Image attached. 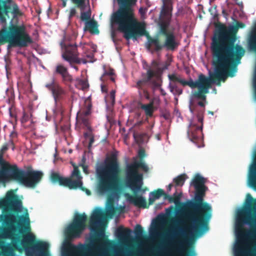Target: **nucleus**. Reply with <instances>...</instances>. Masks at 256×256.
<instances>
[{
    "instance_id": "nucleus-14",
    "label": "nucleus",
    "mask_w": 256,
    "mask_h": 256,
    "mask_svg": "<svg viewBox=\"0 0 256 256\" xmlns=\"http://www.w3.org/2000/svg\"><path fill=\"white\" fill-rule=\"evenodd\" d=\"M192 244L186 233L182 232L180 237L170 244L169 250L181 256H196L193 250H190Z\"/></svg>"
},
{
    "instance_id": "nucleus-23",
    "label": "nucleus",
    "mask_w": 256,
    "mask_h": 256,
    "mask_svg": "<svg viewBox=\"0 0 256 256\" xmlns=\"http://www.w3.org/2000/svg\"><path fill=\"white\" fill-rule=\"evenodd\" d=\"M8 0H0V22L2 24H6V16H8V13L10 8L7 4Z\"/></svg>"
},
{
    "instance_id": "nucleus-17",
    "label": "nucleus",
    "mask_w": 256,
    "mask_h": 256,
    "mask_svg": "<svg viewBox=\"0 0 256 256\" xmlns=\"http://www.w3.org/2000/svg\"><path fill=\"white\" fill-rule=\"evenodd\" d=\"M116 212V208L112 204L109 206L106 213L100 208H96L90 218L89 227L90 230L96 232L102 222V219L106 216L112 218Z\"/></svg>"
},
{
    "instance_id": "nucleus-43",
    "label": "nucleus",
    "mask_w": 256,
    "mask_h": 256,
    "mask_svg": "<svg viewBox=\"0 0 256 256\" xmlns=\"http://www.w3.org/2000/svg\"><path fill=\"white\" fill-rule=\"evenodd\" d=\"M90 12H82L80 15V19L82 21L88 22L90 20Z\"/></svg>"
},
{
    "instance_id": "nucleus-18",
    "label": "nucleus",
    "mask_w": 256,
    "mask_h": 256,
    "mask_svg": "<svg viewBox=\"0 0 256 256\" xmlns=\"http://www.w3.org/2000/svg\"><path fill=\"white\" fill-rule=\"evenodd\" d=\"M142 80L136 82V87L139 90L144 91L146 90L148 86H150L152 88H159L161 85V80L154 70L148 69L145 76L144 74Z\"/></svg>"
},
{
    "instance_id": "nucleus-16",
    "label": "nucleus",
    "mask_w": 256,
    "mask_h": 256,
    "mask_svg": "<svg viewBox=\"0 0 256 256\" xmlns=\"http://www.w3.org/2000/svg\"><path fill=\"white\" fill-rule=\"evenodd\" d=\"M60 46L62 48L64 49L62 54V58L66 61L68 62L71 65L72 64H80L81 62L84 64L86 63V60H82L78 58L79 53L78 52V46L76 44H70L64 38L60 42Z\"/></svg>"
},
{
    "instance_id": "nucleus-11",
    "label": "nucleus",
    "mask_w": 256,
    "mask_h": 256,
    "mask_svg": "<svg viewBox=\"0 0 256 256\" xmlns=\"http://www.w3.org/2000/svg\"><path fill=\"white\" fill-rule=\"evenodd\" d=\"M32 42L24 26L12 25L9 27L8 30H3L0 32V46L8 42V48L25 47Z\"/></svg>"
},
{
    "instance_id": "nucleus-15",
    "label": "nucleus",
    "mask_w": 256,
    "mask_h": 256,
    "mask_svg": "<svg viewBox=\"0 0 256 256\" xmlns=\"http://www.w3.org/2000/svg\"><path fill=\"white\" fill-rule=\"evenodd\" d=\"M22 202L19 199L13 190H10L4 198L0 199V208L4 211H10L14 213L21 212Z\"/></svg>"
},
{
    "instance_id": "nucleus-63",
    "label": "nucleus",
    "mask_w": 256,
    "mask_h": 256,
    "mask_svg": "<svg viewBox=\"0 0 256 256\" xmlns=\"http://www.w3.org/2000/svg\"><path fill=\"white\" fill-rule=\"evenodd\" d=\"M84 248V246L82 244H80V250Z\"/></svg>"
},
{
    "instance_id": "nucleus-7",
    "label": "nucleus",
    "mask_w": 256,
    "mask_h": 256,
    "mask_svg": "<svg viewBox=\"0 0 256 256\" xmlns=\"http://www.w3.org/2000/svg\"><path fill=\"white\" fill-rule=\"evenodd\" d=\"M212 64L214 67V72L210 74V78L200 74L195 82L192 80L189 81L184 80L183 86H188L192 88H198V90L192 94L194 98L206 100V94L208 92V90L212 84L216 83V85L220 86L221 80L224 82L228 76H234V74L232 72L212 58Z\"/></svg>"
},
{
    "instance_id": "nucleus-27",
    "label": "nucleus",
    "mask_w": 256,
    "mask_h": 256,
    "mask_svg": "<svg viewBox=\"0 0 256 256\" xmlns=\"http://www.w3.org/2000/svg\"><path fill=\"white\" fill-rule=\"evenodd\" d=\"M154 98L152 99L148 104H140V108L144 111L145 114L148 117H152L153 115L154 112Z\"/></svg>"
},
{
    "instance_id": "nucleus-39",
    "label": "nucleus",
    "mask_w": 256,
    "mask_h": 256,
    "mask_svg": "<svg viewBox=\"0 0 256 256\" xmlns=\"http://www.w3.org/2000/svg\"><path fill=\"white\" fill-rule=\"evenodd\" d=\"M168 78L172 82V83H176L178 82L182 85V82H184L183 79L180 78L179 76H178L175 74H172L168 75Z\"/></svg>"
},
{
    "instance_id": "nucleus-13",
    "label": "nucleus",
    "mask_w": 256,
    "mask_h": 256,
    "mask_svg": "<svg viewBox=\"0 0 256 256\" xmlns=\"http://www.w3.org/2000/svg\"><path fill=\"white\" fill-rule=\"evenodd\" d=\"M87 220L88 217L84 213L76 214L72 222L66 230V239L72 240L80 237L86 226Z\"/></svg>"
},
{
    "instance_id": "nucleus-3",
    "label": "nucleus",
    "mask_w": 256,
    "mask_h": 256,
    "mask_svg": "<svg viewBox=\"0 0 256 256\" xmlns=\"http://www.w3.org/2000/svg\"><path fill=\"white\" fill-rule=\"evenodd\" d=\"M206 179L196 174L192 179L191 184L195 189L193 200L188 202L186 208L188 218L191 224L188 228L192 236H199L209 229L208 222L212 216V208L210 204L204 202L208 188L205 186Z\"/></svg>"
},
{
    "instance_id": "nucleus-35",
    "label": "nucleus",
    "mask_w": 256,
    "mask_h": 256,
    "mask_svg": "<svg viewBox=\"0 0 256 256\" xmlns=\"http://www.w3.org/2000/svg\"><path fill=\"white\" fill-rule=\"evenodd\" d=\"M171 197H172V199L170 200V202H174L176 204H178L180 202L182 193L178 194V192H176Z\"/></svg>"
},
{
    "instance_id": "nucleus-44",
    "label": "nucleus",
    "mask_w": 256,
    "mask_h": 256,
    "mask_svg": "<svg viewBox=\"0 0 256 256\" xmlns=\"http://www.w3.org/2000/svg\"><path fill=\"white\" fill-rule=\"evenodd\" d=\"M12 12L14 16H21L22 12H20L18 6L16 4H14L12 6Z\"/></svg>"
},
{
    "instance_id": "nucleus-48",
    "label": "nucleus",
    "mask_w": 256,
    "mask_h": 256,
    "mask_svg": "<svg viewBox=\"0 0 256 256\" xmlns=\"http://www.w3.org/2000/svg\"><path fill=\"white\" fill-rule=\"evenodd\" d=\"M138 156L140 159V160H142V162H144L143 160V158L146 156V152H145L144 150V149H140L138 152Z\"/></svg>"
},
{
    "instance_id": "nucleus-64",
    "label": "nucleus",
    "mask_w": 256,
    "mask_h": 256,
    "mask_svg": "<svg viewBox=\"0 0 256 256\" xmlns=\"http://www.w3.org/2000/svg\"><path fill=\"white\" fill-rule=\"evenodd\" d=\"M208 113H209V114H210L212 115H213V114H214V112H213L209 111V112H208Z\"/></svg>"
},
{
    "instance_id": "nucleus-33",
    "label": "nucleus",
    "mask_w": 256,
    "mask_h": 256,
    "mask_svg": "<svg viewBox=\"0 0 256 256\" xmlns=\"http://www.w3.org/2000/svg\"><path fill=\"white\" fill-rule=\"evenodd\" d=\"M68 72V68L62 64H58L56 67L55 72L61 76Z\"/></svg>"
},
{
    "instance_id": "nucleus-40",
    "label": "nucleus",
    "mask_w": 256,
    "mask_h": 256,
    "mask_svg": "<svg viewBox=\"0 0 256 256\" xmlns=\"http://www.w3.org/2000/svg\"><path fill=\"white\" fill-rule=\"evenodd\" d=\"M162 8L172 12V6L171 0H163Z\"/></svg>"
},
{
    "instance_id": "nucleus-26",
    "label": "nucleus",
    "mask_w": 256,
    "mask_h": 256,
    "mask_svg": "<svg viewBox=\"0 0 256 256\" xmlns=\"http://www.w3.org/2000/svg\"><path fill=\"white\" fill-rule=\"evenodd\" d=\"M95 240L100 248L104 246L109 242L108 236L105 234L104 230H101L96 233Z\"/></svg>"
},
{
    "instance_id": "nucleus-20",
    "label": "nucleus",
    "mask_w": 256,
    "mask_h": 256,
    "mask_svg": "<svg viewBox=\"0 0 256 256\" xmlns=\"http://www.w3.org/2000/svg\"><path fill=\"white\" fill-rule=\"evenodd\" d=\"M45 86L52 92L56 103H58L62 100L66 94V90L54 78H52L50 82L46 83Z\"/></svg>"
},
{
    "instance_id": "nucleus-45",
    "label": "nucleus",
    "mask_w": 256,
    "mask_h": 256,
    "mask_svg": "<svg viewBox=\"0 0 256 256\" xmlns=\"http://www.w3.org/2000/svg\"><path fill=\"white\" fill-rule=\"evenodd\" d=\"M161 14L162 16H165L166 18H169L172 16V12L170 11L169 10H166L162 8V10H161Z\"/></svg>"
},
{
    "instance_id": "nucleus-42",
    "label": "nucleus",
    "mask_w": 256,
    "mask_h": 256,
    "mask_svg": "<svg viewBox=\"0 0 256 256\" xmlns=\"http://www.w3.org/2000/svg\"><path fill=\"white\" fill-rule=\"evenodd\" d=\"M236 256H244L246 254L245 250L240 246H238L235 248ZM256 256V254L255 255Z\"/></svg>"
},
{
    "instance_id": "nucleus-58",
    "label": "nucleus",
    "mask_w": 256,
    "mask_h": 256,
    "mask_svg": "<svg viewBox=\"0 0 256 256\" xmlns=\"http://www.w3.org/2000/svg\"><path fill=\"white\" fill-rule=\"evenodd\" d=\"M162 196H164V199L168 200L170 202V200H171L172 199V197H171V196H170V195H168V194H166L165 192H164V194Z\"/></svg>"
},
{
    "instance_id": "nucleus-32",
    "label": "nucleus",
    "mask_w": 256,
    "mask_h": 256,
    "mask_svg": "<svg viewBox=\"0 0 256 256\" xmlns=\"http://www.w3.org/2000/svg\"><path fill=\"white\" fill-rule=\"evenodd\" d=\"M170 91L174 95H180L182 93V88H180L176 83H170L169 85Z\"/></svg>"
},
{
    "instance_id": "nucleus-49",
    "label": "nucleus",
    "mask_w": 256,
    "mask_h": 256,
    "mask_svg": "<svg viewBox=\"0 0 256 256\" xmlns=\"http://www.w3.org/2000/svg\"><path fill=\"white\" fill-rule=\"evenodd\" d=\"M80 166H81L82 168V170L84 173L86 174H89V171L88 170V166L84 164H79Z\"/></svg>"
},
{
    "instance_id": "nucleus-29",
    "label": "nucleus",
    "mask_w": 256,
    "mask_h": 256,
    "mask_svg": "<svg viewBox=\"0 0 256 256\" xmlns=\"http://www.w3.org/2000/svg\"><path fill=\"white\" fill-rule=\"evenodd\" d=\"M108 78L112 82H115V74L114 70L111 68H108V70H104V72L101 76L100 80L103 83H104Z\"/></svg>"
},
{
    "instance_id": "nucleus-59",
    "label": "nucleus",
    "mask_w": 256,
    "mask_h": 256,
    "mask_svg": "<svg viewBox=\"0 0 256 256\" xmlns=\"http://www.w3.org/2000/svg\"><path fill=\"white\" fill-rule=\"evenodd\" d=\"M202 100V101L198 102V104L202 108H204L205 104H204V102H203L204 100Z\"/></svg>"
},
{
    "instance_id": "nucleus-54",
    "label": "nucleus",
    "mask_w": 256,
    "mask_h": 256,
    "mask_svg": "<svg viewBox=\"0 0 256 256\" xmlns=\"http://www.w3.org/2000/svg\"><path fill=\"white\" fill-rule=\"evenodd\" d=\"M143 92L144 93V96L145 98L148 100H151L152 99L150 98V96L149 93L148 92V91L146 90H144Z\"/></svg>"
},
{
    "instance_id": "nucleus-28",
    "label": "nucleus",
    "mask_w": 256,
    "mask_h": 256,
    "mask_svg": "<svg viewBox=\"0 0 256 256\" xmlns=\"http://www.w3.org/2000/svg\"><path fill=\"white\" fill-rule=\"evenodd\" d=\"M84 30H88L92 34L98 33V24L96 20H90L85 22Z\"/></svg>"
},
{
    "instance_id": "nucleus-9",
    "label": "nucleus",
    "mask_w": 256,
    "mask_h": 256,
    "mask_svg": "<svg viewBox=\"0 0 256 256\" xmlns=\"http://www.w3.org/2000/svg\"><path fill=\"white\" fill-rule=\"evenodd\" d=\"M2 168L0 172V182H4L9 180H15L26 186L34 188L41 180L43 174L40 171L18 169L16 165L8 166Z\"/></svg>"
},
{
    "instance_id": "nucleus-51",
    "label": "nucleus",
    "mask_w": 256,
    "mask_h": 256,
    "mask_svg": "<svg viewBox=\"0 0 256 256\" xmlns=\"http://www.w3.org/2000/svg\"><path fill=\"white\" fill-rule=\"evenodd\" d=\"M76 13V10L74 8H72L70 10L68 18L70 19L72 18Z\"/></svg>"
},
{
    "instance_id": "nucleus-36",
    "label": "nucleus",
    "mask_w": 256,
    "mask_h": 256,
    "mask_svg": "<svg viewBox=\"0 0 256 256\" xmlns=\"http://www.w3.org/2000/svg\"><path fill=\"white\" fill-rule=\"evenodd\" d=\"M164 194V192L163 190L160 188H158L150 194V195L153 196L156 200L158 199Z\"/></svg>"
},
{
    "instance_id": "nucleus-50",
    "label": "nucleus",
    "mask_w": 256,
    "mask_h": 256,
    "mask_svg": "<svg viewBox=\"0 0 256 256\" xmlns=\"http://www.w3.org/2000/svg\"><path fill=\"white\" fill-rule=\"evenodd\" d=\"M88 130V131L84 134V136L86 138H90L94 136L92 132L91 127L90 126V129Z\"/></svg>"
},
{
    "instance_id": "nucleus-60",
    "label": "nucleus",
    "mask_w": 256,
    "mask_h": 256,
    "mask_svg": "<svg viewBox=\"0 0 256 256\" xmlns=\"http://www.w3.org/2000/svg\"><path fill=\"white\" fill-rule=\"evenodd\" d=\"M173 186V184H168V188H167V190L168 191L170 192V191L171 189H172V188Z\"/></svg>"
},
{
    "instance_id": "nucleus-37",
    "label": "nucleus",
    "mask_w": 256,
    "mask_h": 256,
    "mask_svg": "<svg viewBox=\"0 0 256 256\" xmlns=\"http://www.w3.org/2000/svg\"><path fill=\"white\" fill-rule=\"evenodd\" d=\"M134 232L136 238H140L142 236L144 230L142 226L140 224H136L135 226Z\"/></svg>"
},
{
    "instance_id": "nucleus-38",
    "label": "nucleus",
    "mask_w": 256,
    "mask_h": 256,
    "mask_svg": "<svg viewBox=\"0 0 256 256\" xmlns=\"http://www.w3.org/2000/svg\"><path fill=\"white\" fill-rule=\"evenodd\" d=\"M62 82L65 84H67L70 83L72 82L73 78L72 76L69 74L68 72H67L66 74L62 76Z\"/></svg>"
},
{
    "instance_id": "nucleus-1",
    "label": "nucleus",
    "mask_w": 256,
    "mask_h": 256,
    "mask_svg": "<svg viewBox=\"0 0 256 256\" xmlns=\"http://www.w3.org/2000/svg\"><path fill=\"white\" fill-rule=\"evenodd\" d=\"M216 27L218 30L211 44L212 58L234 74L236 66L245 52L241 46L235 44L238 29L234 26L228 30L220 23L216 24Z\"/></svg>"
},
{
    "instance_id": "nucleus-30",
    "label": "nucleus",
    "mask_w": 256,
    "mask_h": 256,
    "mask_svg": "<svg viewBox=\"0 0 256 256\" xmlns=\"http://www.w3.org/2000/svg\"><path fill=\"white\" fill-rule=\"evenodd\" d=\"M170 63L168 62H165L164 64H162V66H159V64L158 62L155 60H153L152 62V65L153 68L156 70L154 72H156V74L158 76L160 73L162 72L164 70L168 68V67L170 66Z\"/></svg>"
},
{
    "instance_id": "nucleus-56",
    "label": "nucleus",
    "mask_w": 256,
    "mask_h": 256,
    "mask_svg": "<svg viewBox=\"0 0 256 256\" xmlns=\"http://www.w3.org/2000/svg\"><path fill=\"white\" fill-rule=\"evenodd\" d=\"M101 90L102 92L106 93L108 92V88L104 84H102L100 86Z\"/></svg>"
},
{
    "instance_id": "nucleus-6",
    "label": "nucleus",
    "mask_w": 256,
    "mask_h": 256,
    "mask_svg": "<svg viewBox=\"0 0 256 256\" xmlns=\"http://www.w3.org/2000/svg\"><path fill=\"white\" fill-rule=\"evenodd\" d=\"M244 206L237 213L235 230L238 238L256 240V199L248 194Z\"/></svg>"
},
{
    "instance_id": "nucleus-61",
    "label": "nucleus",
    "mask_w": 256,
    "mask_h": 256,
    "mask_svg": "<svg viewBox=\"0 0 256 256\" xmlns=\"http://www.w3.org/2000/svg\"><path fill=\"white\" fill-rule=\"evenodd\" d=\"M62 6L63 7H66V0H62Z\"/></svg>"
},
{
    "instance_id": "nucleus-4",
    "label": "nucleus",
    "mask_w": 256,
    "mask_h": 256,
    "mask_svg": "<svg viewBox=\"0 0 256 256\" xmlns=\"http://www.w3.org/2000/svg\"><path fill=\"white\" fill-rule=\"evenodd\" d=\"M119 8L111 18L112 22L118 25V29L124 33L126 40L132 38L136 40L140 36H144L146 30L144 26L138 22L134 16L133 6L137 0H116Z\"/></svg>"
},
{
    "instance_id": "nucleus-24",
    "label": "nucleus",
    "mask_w": 256,
    "mask_h": 256,
    "mask_svg": "<svg viewBox=\"0 0 256 256\" xmlns=\"http://www.w3.org/2000/svg\"><path fill=\"white\" fill-rule=\"evenodd\" d=\"M49 245L42 241H37L33 245V248L39 252V256H46Z\"/></svg>"
},
{
    "instance_id": "nucleus-46",
    "label": "nucleus",
    "mask_w": 256,
    "mask_h": 256,
    "mask_svg": "<svg viewBox=\"0 0 256 256\" xmlns=\"http://www.w3.org/2000/svg\"><path fill=\"white\" fill-rule=\"evenodd\" d=\"M134 140L138 142H140L142 141V134L137 133V132H134Z\"/></svg>"
},
{
    "instance_id": "nucleus-25",
    "label": "nucleus",
    "mask_w": 256,
    "mask_h": 256,
    "mask_svg": "<svg viewBox=\"0 0 256 256\" xmlns=\"http://www.w3.org/2000/svg\"><path fill=\"white\" fill-rule=\"evenodd\" d=\"M132 230L128 228H124L122 226H119L116 231V237L124 240H128L130 238Z\"/></svg>"
},
{
    "instance_id": "nucleus-8",
    "label": "nucleus",
    "mask_w": 256,
    "mask_h": 256,
    "mask_svg": "<svg viewBox=\"0 0 256 256\" xmlns=\"http://www.w3.org/2000/svg\"><path fill=\"white\" fill-rule=\"evenodd\" d=\"M139 168L146 172L148 171V166L142 160L134 162L126 166L125 185L133 191L134 194H126V196L130 203L140 208H146V199L142 196L136 194L142 190L143 185V174L138 172Z\"/></svg>"
},
{
    "instance_id": "nucleus-57",
    "label": "nucleus",
    "mask_w": 256,
    "mask_h": 256,
    "mask_svg": "<svg viewBox=\"0 0 256 256\" xmlns=\"http://www.w3.org/2000/svg\"><path fill=\"white\" fill-rule=\"evenodd\" d=\"M156 199L154 198L153 196H150L148 198V204L150 205L152 204L155 201Z\"/></svg>"
},
{
    "instance_id": "nucleus-5",
    "label": "nucleus",
    "mask_w": 256,
    "mask_h": 256,
    "mask_svg": "<svg viewBox=\"0 0 256 256\" xmlns=\"http://www.w3.org/2000/svg\"><path fill=\"white\" fill-rule=\"evenodd\" d=\"M97 176L96 190L100 194L114 195L120 190V168L116 156L112 154L106 160L105 164L96 169Z\"/></svg>"
},
{
    "instance_id": "nucleus-53",
    "label": "nucleus",
    "mask_w": 256,
    "mask_h": 256,
    "mask_svg": "<svg viewBox=\"0 0 256 256\" xmlns=\"http://www.w3.org/2000/svg\"><path fill=\"white\" fill-rule=\"evenodd\" d=\"M89 138V143H88V149H90V148L92 147V144L94 142V136H91L90 138Z\"/></svg>"
},
{
    "instance_id": "nucleus-62",
    "label": "nucleus",
    "mask_w": 256,
    "mask_h": 256,
    "mask_svg": "<svg viewBox=\"0 0 256 256\" xmlns=\"http://www.w3.org/2000/svg\"><path fill=\"white\" fill-rule=\"evenodd\" d=\"M164 118L165 119H168V116H167L166 114H164Z\"/></svg>"
},
{
    "instance_id": "nucleus-22",
    "label": "nucleus",
    "mask_w": 256,
    "mask_h": 256,
    "mask_svg": "<svg viewBox=\"0 0 256 256\" xmlns=\"http://www.w3.org/2000/svg\"><path fill=\"white\" fill-rule=\"evenodd\" d=\"M248 182L250 186L256 189V150L254 152L252 160L249 166Z\"/></svg>"
},
{
    "instance_id": "nucleus-55",
    "label": "nucleus",
    "mask_w": 256,
    "mask_h": 256,
    "mask_svg": "<svg viewBox=\"0 0 256 256\" xmlns=\"http://www.w3.org/2000/svg\"><path fill=\"white\" fill-rule=\"evenodd\" d=\"M235 26L238 30L240 28H244L245 26V24L242 22H237L235 25Z\"/></svg>"
},
{
    "instance_id": "nucleus-10",
    "label": "nucleus",
    "mask_w": 256,
    "mask_h": 256,
    "mask_svg": "<svg viewBox=\"0 0 256 256\" xmlns=\"http://www.w3.org/2000/svg\"><path fill=\"white\" fill-rule=\"evenodd\" d=\"M179 45L180 42L174 32L168 31V26L164 24L160 25L158 34L154 37L148 36L146 48L152 52H160L164 48L174 51Z\"/></svg>"
},
{
    "instance_id": "nucleus-21",
    "label": "nucleus",
    "mask_w": 256,
    "mask_h": 256,
    "mask_svg": "<svg viewBox=\"0 0 256 256\" xmlns=\"http://www.w3.org/2000/svg\"><path fill=\"white\" fill-rule=\"evenodd\" d=\"M92 108L91 98L89 96L84 101V108L80 111L77 114L79 120L87 129H90V126L88 116L91 114Z\"/></svg>"
},
{
    "instance_id": "nucleus-52",
    "label": "nucleus",
    "mask_w": 256,
    "mask_h": 256,
    "mask_svg": "<svg viewBox=\"0 0 256 256\" xmlns=\"http://www.w3.org/2000/svg\"><path fill=\"white\" fill-rule=\"evenodd\" d=\"M189 107H190V112L192 114H194L195 112V110H196V106L195 104H193L192 102H190Z\"/></svg>"
},
{
    "instance_id": "nucleus-34",
    "label": "nucleus",
    "mask_w": 256,
    "mask_h": 256,
    "mask_svg": "<svg viewBox=\"0 0 256 256\" xmlns=\"http://www.w3.org/2000/svg\"><path fill=\"white\" fill-rule=\"evenodd\" d=\"M72 2L74 4L77 8L83 10L86 7V0H71Z\"/></svg>"
},
{
    "instance_id": "nucleus-41",
    "label": "nucleus",
    "mask_w": 256,
    "mask_h": 256,
    "mask_svg": "<svg viewBox=\"0 0 256 256\" xmlns=\"http://www.w3.org/2000/svg\"><path fill=\"white\" fill-rule=\"evenodd\" d=\"M249 44L250 48L256 52V34L251 36Z\"/></svg>"
},
{
    "instance_id": "nucleus-2",
    "label": "nucleus",
    "mask_w": 256,
    "mask_h": 256,
    "mask_svg": "<svg viewBox=\"0 0 256 256\" xmlns=\"http://www.w3.org/2000/svg\"><path fill=\"white\" fill-rule=\"evenodd\" d=\"M16 216L12 214H6L0 216V220L2 226H0V255L2 256H15L14 251L20 244L24 248L32 246L37 242L34 234L30 232V220L26 212L24 214L18 216L16 224L22 228V234L24 233L20 239L18 234L13 232Z\"/></svg>"
},
{
    "instance_id": "nucleus-31",
    "label": "nucleus",
    "mask_w": 256,
    "mask_h": 256,
    "mask_svg": "<svg viewBox=\"0 0 256 256\" xmlns=\"http://www.w3.org/2000/svg\"><path fill=\"white\" fill-rule=\"evenodd\" d=\"M188 176L185 174H182L174 178L173 182L175 184V186H182L184 185L186 180Z\"/></svg>"
},
{
    "instance_id": "nucleus-12",
    "label": "nucleus",
    "mask_w": 256,
    "mask_h": 256,
    "mask_svg": "<svg viewBox=\"0 0 256 256\" xmlns=\"http://www.w3.org/2000/svg\"><path fill=\"white\" fill-rule=\"evenodd\" d=\"M72 164L74 169L69 177H64L58 172H52L50 176L51 182L53 184H58L60 186L67 187L70 190L80 188L85 192L88 195H90V191L82 186V178L78 166L74 163Z\"/></svg>"
},
{
    "instance_id": "nucleus-47",
    "label": "nucleus",
    "mask_w": 256,
    "mask_h": 256,
    "mask_svg": "<svg viewBox=\"0 0 256 256\" xmlns=\"http://www.w3.org/2000/svg\"><path fill=\"white\" fill-rule=\"evenodd\" d=\"M115 96H116V90H112L110 94V98L111 100V103L112 105H114L115 103Z\"/></svg>"
},
{
    "instance_id": "nucleus-19",
    "label": "nucleus",
    "mask_w": 256,
    "mask_h": 256,
    "mask_svg": "<svg viewBox=\"0 0 256 256\" xmlns=\"http://www.w3.org/2000/svg\"><path fill=\"white\" fill-rule=\"evenodd\" d=\"M197 118L198 122L200 123V125L198 126L192 122H190L187 134L190 140L194 143H195L198 147H200V144L202 141V114L199 112L197 114Z\"/></svg>"
}]
</instances>
